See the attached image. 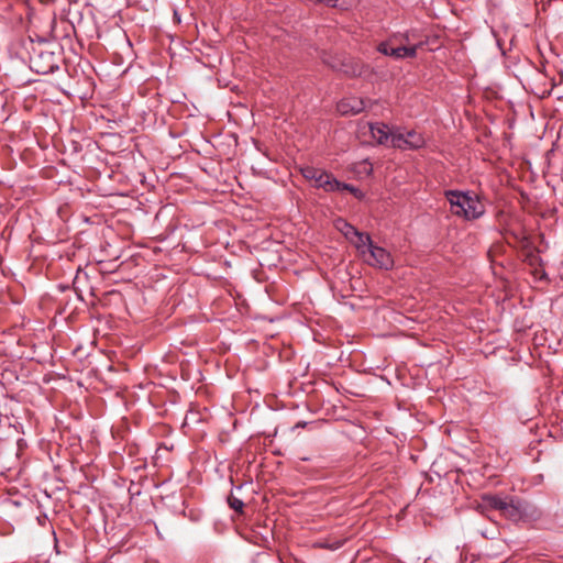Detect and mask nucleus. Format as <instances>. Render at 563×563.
Instances as JSON below:
<instances>
[{
    "label": "nucleus",
    "instance_id": "obj_1",
    "mask_svg": "<svg viewBox=\"0 0 563 563\" xmlns=\"http://www.w3.org/2000/svg\"><path fill=\"white\" fill-rule=\"evenodd\" d=\"M445 197L451 205L452 213L466 220L478 219L485 212V207L476 195L459 190H448Z\"/></svg>",
    "mask_w": 563,
    "mask_h": 563
},
{
    "label": "nucleus",
    "instance_id": "obj_12",
    "mask_svg": "<svg viewBox=\"0 0 563 563\" xmlns=\"http://www.w3.org/2000/svg\"><path fill=\"white\" fill-rule=\"evenodd\" d=\"M228 503H229V506H230L233 510H235V511H238V512H242L243 507H244V503H243L240 498H238V497H235V496H233V495H230V496L228 497Z\"/></svg>",
    "mask_w": 563,
    "mask_h": 563
},
{
    "label": "nucleus",
    "instance_id": "obj_8",
    "mask_svg": "<svg viewBox=\"0 0 563 563\" xmlns=\"http://www.w3.org/2000/svg\"><path fill=\"white\" fill-rule=\"evenodd\" d=\"M314 185L316 187L322 188L328 192H333L339 190L340 181L332 177L331 174L321 172V174H318V178H316Z\"/></svg>",
    "mask_w": 563,
    "mask_h": 563
},
{
    "label": "nucleus",
    "instance_id": "obj_10",
    "mask_svg": "<svg viewBox=\"0 0 563 563\" xmlns=\"http://www.w3.org/2000/svg\"><path fill=\"white\" fill-rule=\"evenodd\" d=\"M505 500L506 497L487 494L482 497L481 507L501 511Z\"/></svg>",
    "mask_w": 563,
    "mask_h": 563
},
{
    "label": "nucleus",
    "instance_id": "obj_11",
    "mask_svg": "<svg viewBox=\"0 0 563 563\" xmlns=\"http://www.w3.org/2000/svg\"><path fill=\"white\" fill-rule=\"evenodd\" d=\"M335 228L349 240L353 241V236L356 235V232L358 231L355 229L352 224L346 222L343 219H338L335 222Z\"/></svg>",
    "mask_w": 563,
    "mask_h": 563
},
{
    "label": "nucleus",
    "instance_id": "obj_3",
    "mask_svg": "<svg viewBox=\"0 0 563 563\" xmlns=\"http://www.w3.org/2000/svg\"><path fill=\"white\" fill-rule=\"evenodd\" d=\"M424 143V137L413 130L406 132L397 130L391 135V146L399 150H419Z\"/></svg>",
    "mask_w": 563,
    "mask_h": 563
},
{
    "label": "nucleus",
    "instance_id": "obj_4",
    "mask_svg": "<svg viewBox=\"0 0 563 563\" xmlns=\"http://www.w3.org/2000/svg\"><path fill=\"white\" fill-rule=\"evenodd\" d=\"M364 260L373 266H377L383 269H390L394 266V260L391 255L383 247L373 245L369 249L368 254Z\"/></svg>",
    "mask_w": 563,
    "mask_h": 563
},
{
    "label": "nucleus",
    "instance_id": "obj_13",
    "mask_svg": "<svg viewBox=\"0 0 563 563\" xmlns=\"http://www.w3.org/2000/svg\"><path fill=\"white\" fill-rule=\"evenodd\" d=\"M341 190H347L350 191L351 194H353L356 198H362L363 197V194L360 189H357L356 187L350 185V184H345V183H341L340 181V187H339V190L338 191H341Z\"/></svg>",
    "mask_w": 563,
    "mask_h": 563
},
{
    "label": "nucleus",
    "instance_id": "obj_7",
    "mask_svg": "<svg viewBox=\"0 0 563 563\" xmlns=\"http://www.w3.org/2000/svg\"><path fill=\"white\" fill-rule=\"evenodd\" d=\"M369 131L372 134V137L378 143V144H387L388 142L391 143V135L396 131H391L390 128L382 122L377 123H371L369 124Z\"/></svg>",
    "mask_w": 563,
    "mask_h": 563
},
{
    "label": "nucleus",
    "instance_id": "obj_2",
    "mask_svg": "<svg viewBox=\"0 0 563 563\" xmlns=\"http://www.w3.org/2000/svg\"><path fill=\"white\" fill-rule=\"evenodd\" d=\"M409 35L400 34L398 36H394L388 41L382 42L377 46V51L383 55L390 56L395 59H404L407 57H415L417 55L418 45L406 46L402 45L404 41H408Z\"/></svg>",
    "mask_w": 563,
    "mask_h": 563
},
{
    "label": "nucleus",
    "instance_id": "obj_9",
    "mask_svg": "<svg viewBox=\"0 0 563 563\" xmlns=\"http://www.w3.org/2000/svg\"><path fill=\"white\" fill-rule=\"evenodd\" d=\"M350 242L356 247L363 257L368 254L369 249L374 245L369 235L360 231L356 232V235L353 236V241Z\"/></svg>",
    "mask_w": 563,
    "mask_h": 563
},
{
    "label": "nucleus",
    "instance_id": "obj_6",
    "mask_svg": "<svg viewBox=\"0 0 563 563\" xmlns=\"http://www.w3.org/2000/svg\"><path fill=\"white\" fill-rule=\"evenodd\" d=\"M500 512L504 517L517 521L523 516L525 508L519 499L506 496V500Z\"/></svg>",
    "mask_w": 563,
    "mask_h": 563
},
{
    "label": "nucleus",
    "instance_id": "obj_5",
    "mask_svg": "<svg viewBox=\"0 0 563 563\" xmlns=\"http://www.w3.org/2000/svg\"><path fill=\"white\" fill-rule=\"evenodd\" d=\"M366 108V101L358 97H346L338 102L336 109L343 115H355Z\"/></svg>",
    "mask_w": 563,
    "mask_h": 563
},
{
    "label": "nucleus",
    "instance_id": "obj_14",
    "mask_svg": "<svg viewBox=\"0 0 563 563\" xmlns=\"http://www.w3.org/2000/svg\"><path fill=\"white\" fill-rule=\"evenodd\" d=\"M302 173L306 178L312 179L316 181V178H318V174H321V170L312 168V167H307L302 170Z\"/></svg>",
    "mask_w": 563,
    "mask_h": 563
}]
</instances>
